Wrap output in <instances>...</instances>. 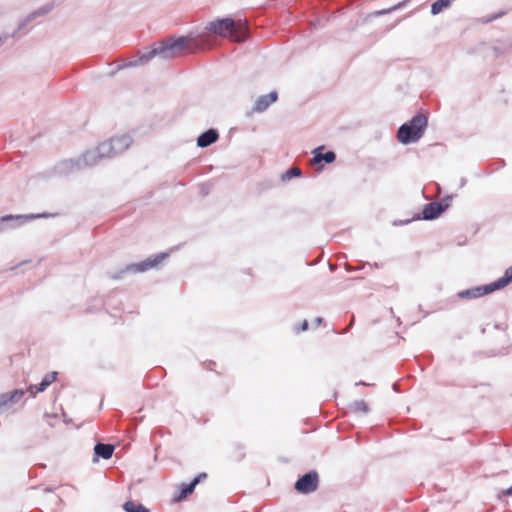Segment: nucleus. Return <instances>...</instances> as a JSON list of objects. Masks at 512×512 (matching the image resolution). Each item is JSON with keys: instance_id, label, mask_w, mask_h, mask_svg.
Masks as SVG:
<instances>
[{"instance_id": "1", "label": "nucleus", "mask_w": 512, "mask_h": 512, "mask_svg": "<svg viewBox=\"0 0 512 512\" xmlns=\"http://www.w3.org/2000/svg\"><path fill=\"white\" fill-rule=\"evenodd\" d=\"M206 30L226 38L230 37L235 42H242L247 38L248 27L245 20H233L231 18H222L210 22Z\"/></svg>"}, {"instance_id": "2", "label": "nucleus", "mask_w": 512, "mask_h": 512, "mask_svg": "<svg viewBox=\"0 0 512 512\" xmlns=\"http://www.w3.org/2000/svg\"><path fill=\"white\" fill-rule=\"evenodd\" d=\"M189 37H180L175 40H169L152 48L149 52L140 56L139 62L146 63L155 56H160L163 59H171L183 54L187 48Z\"/></svg>"}, {"instance_id": "3", "label": "nucleus", "mask_w": 512, "mask_h": 512, "mask_svg": "<svg viewBox=\"0 0 512 512\" xmlns=\"http://www.w3.org/2000/svg\"><path fill=\"white\" fill-rule=\"evenodd\" d=\"M427 126V118L425 115L418 114L414 116L410 122L403 124L398 130V140L402 144H408L418 141Z\"/></svg>"}, {"instance_id": "4", "label": "nucleus", "mask_w": 512, "mask_h": 512, "mask_svg": "<svg viewBox=\"0 0 512 512\" xmlns=\"http://www.w3.org/2000/svg\"><path fill=\"white\" fill-rule=\"evenodd\" d=\"M131 143L132 139L129 135L113 137L98 145L99 155L100 157H112L128 149Z\"/></svg>"}, {"instance_id": "5", "label": "nucleus", "mask_w": 512, "mask_h": 512, "mask_svg": "<svg viewBox=\"0 0 512 512\" xmlns=\"http://www.w3.org/2000/svg\"><path fill=\"white\" fill-rule=\"evenodd\" d=\"M319 486V475L316 471H310L300 477L295 485V490L300 494H310L315 492Z\"/></svg>"}, {"instance_id": "6", "label": "nucleus", "mask_w": 512, "mask_h": 512, "mask_svg": "<svg viewBox=\"0 0 512 512\" xmlns=\"http://www.w3.org/2000/svg\"><path fill=\"white\" fill-rule=\"evenodd\" d=\"M168 254L160 253L153 258H148L140 263L129 264L125 267V272L129 273H141L145 272L153 267H156L160 264L165 258H167Z\"/></svg>"}, {"instance_id": "7", "label": "nucleus", "mask_w": 512, "mask_h": 512, "mask_svg": "<svg viewBox=\"0 0 512 512\" xmlns=\"http://www.w3.org/2000/svg\"><path fill=\"white\" fill-rule=\"evenodd\" d=\"M277 99H278V94L276 91H272L267 95H262V96L258 97L257 100L255 101L252 111L255 113H262L265 110H267V108L271 104L276 102Z\"/></svg>"}, {"instance_id": "8", "label": "nucleus", "mask_w": 512, "mask_h": 512, "mask_svg": "<svg viewBox=\"0 0 512 512\" xmlns=\"http://www.w3.org/2000/svg\"><path fill=\"white\" fill-rule=\"evenodd\" d=\"M57 376L58 372L56 371L47 373L39 385H30L27 391L35 397L38 393L45 391L52 383H54L57 380Z\"/></svg>"}, {"instance_id": "9", "label": "nucleus", "mask_w": 512, "mask_h": 512, "mask_svg": "<svg viewBox=\"0 0 512 512\" xmlns=\"http://www.w3.org/2000/svg\"><path fill=\"white\" fill-rule=\"evenodd\" d=\"M494 291H496V290L493 287V284L490 283L488 285L479 286V287H475V288L468 289L465 291H461V292H459L458 296L460 298H478L483 295L492 293Z\"/></svg>"}, {"instance_id": "10", "label": "nucleus", "mask_w": 512, "mask_h": 512, "mask_svg": "<svg viewBox=\"0 0 512 512\" xmlns=\"http://www.w3.org/2000/svg\"><path fill=\"white\" fill-rule=\"evenodd\" d=\"M322 149H323V146H320V147L315 148L312 151L314 156L310 160L311 165H317V164L321 163L322 161H325L326 163H332L335 160L336 155L334 152L328 151L325 154H323L321 152Z\"/></svg>"}, {"instance_id": "11", "label": "nucleus", "mask_w": 512, "mask_h": 512, "mask_svg": "<svg viewBox=\"0 0 512 512\" xmlns=\"http://www.w3.org/2000/svg\"><path fill=\"white\" fill-rule=\"evenodd\" d=\"M25 395V390L15 389L0 395V405H10L18 403Z\"/></svg>"}, {"instance_id": "12", "label": "nucleus", "mask_w": 512, "mask_h": 512, "mask_svg": "<svg viewBox=\"0 0 512 512\" xmlns=\"http://www.w3.org/2000/svg\"><path fill=\"white\" fill-rule=\"evenodd\" d=\"M446 206L444 207L442 204L434 202L427 204L422 212L423 219L425 220H433L437 218L444 210Z\"/></svg>"}, {"instance_id": "13", "label": "nucleus", "mask_w": 512, "mask_h": 512, "mask_svg": "<svg viewBox=\"0 0 512 512\" xmlns=\"http://www.w3.org/2000/svg\"><path fill=\"white\" fill-rule=\"evenodd\" d=\"M218 133L214 129H209L201 134L197 139V145L201 148L208 147L218 139Z\"/></svg>"}, {"instance_id": "14", "label": "nucleus", "mask_w": 512, "mask_h": 512, "mask_svg": "<svg viewBox=\"0 0 512 512\" xmlns=\"http://www.w3.org/2000/svg\"><path fill=\"white\" fill-rule=\"evenodd\" d=\"M197 484H198V480H193L189 484H181L180 493L173 498V501L180 502V501L184 500L188 495L193 493Z\"/></svg>"}, {"instance_id": "15", "label": "nucleus", "mask_w": 512, "mask_h": 512, "mask_svg": "<svg viewBox=\"0 0 512 512\" xmlns=\"http://www.w3.org/2000/svg\"><path fill=\"white\" fill-rule=\"evenodd\" d=\"M94 452L103 459H110L114 452V446L111 444L98 443L94 447Z\"/></svg>"}, {"instance_id": "16", "label": "nucleus", "mask_w": 512, "mask_h": 512, "mask_svg": "<svg viewBox=\"0 0 512 512\" xmlns=\"http://www.w3.org/2000/svg\"><path fill=\"white\" fill-rule=\"evenodd\" d=\"M105 158L106 157H100L98 147H97L93 150L87 151L83 155L82 161H83L84 165H86V166H93V165L97 164L99 160L105 159Z\"/></svg>"}, {"instance_id": "17", "label": "nucleus", "mask_w": 512, "mask_h": 512, "mask_svg": "<svg viewBox=\"0 0 512 512\" xmlns=\"http://www.w3.org/2000/svg\"><path fill=\"white\" fill-rule=\"evenodd\" d=\"M511 282H512V266L505 271V274L503 277L499 278L495 282H492V284H493V287L495 288V290H499V289L506 287Z\"/></svg>"}, {"instance_id": "18", "label": "nucleus", "mask_w": 512, "mask_h": 512, "mask_svg": "<svg viewBox=\"0 0 512 512\" xmlns=\"http://www.w3.org/2000/svg\"><path fill=\"white\" fill-rule=\"evenodd\" d=\"M43 215H40V214H28V215H17V216H13V215H7V216H4L2 218H0V232L3 230V224L4 222H7V221H12V220H32V219H35V218H39V217H42Z\"/></svg>"}, {"instance_id": "19", "label": "nucleus", "mask_w": 512, "mask_h": 512, "mask_svg": "<svg viewBox=\"0 0 512 512\" xmlns=\"http://www.w3.org/2000/svg\"><path fill=\"white\" fill-rule=\"evenodd\" d=\"M126 512H149V510L142 504L135 503L133 501L125 502L123 506Z\"/></svg>"}, {"instance_id": "20", "label": "nucleus", "mask_w": 512, "mask_h": 512, "mask_svg": "<svg viewBox=\"0 0 512 512\" xmlns=\"http://www.w3.org/2000/svg\"><path fill=\"white\" fill-rule=\"evenodd\" d=\"M354 408L356 411H360L362 413H367L368 412V405L365 401L361 400V401H357L355 404H354Z\"/></svg>"}, {"instance_id": "21", "label": "nucleus", "mask_w": 512, "mask_h": 512, "mask_svg": "<svg viewBox=\"0 0 512 512\" xmlns=\"http://www.w3.org/2000/svg\"><path fill=\"white\" fill-rule=\"evenodd\" d=\"M402 6H403V3H399V4L393 6V7L389 8V9H384V10L376 11L372 15L373 16L384 15V14L390 13L391 11L397 10L398 8H400Z\"/></svg>"}, {"instance_id": "22", "label": "nucleus", "mask_w": 512, "mask_h": 512, "mask_svg": "<svg viewBox=\"0 0 512 512\" xmlns=\"http://www.w3.org/2000/svg\"><path fill=\"white\" fill-rule=\"evenodd\" d=\"M308 329V322L307 320H304L302 323H301V326L298 327V326H294V331L296 333H299L300 331H306Z\"/></svg>"}, {"instance_id": "23", "label": "nucleus", "mask_w": 512, "mask_h": 512, "mask_svg": "<svg viewBox=\"0 0 512 512\" xmlns=\"http://www.w3.org/2000/svg\"><path fill=\"white\" fill-rule=\"evenodd\" d=\"M288 176H300L301 174V171L299 168L297 167H294L292 169H290L288 172H287Z\"/></svg>"}, {"instance_id": "24", "label": "nucleus", "mask_w": 512, "mask_h": 512, "mask_svg": "<svg viewBox=\"0 0 512 512\" xmlns=\"http://www.w3.org/2000/svg\"><path fill=\"white\" fill-rule=\"evenodd\" d=\"M207 478V474L206 473H200L197 477L194 478V480H198V483L202 480V479H206Z\"/></svg>"}, {"instance_id": "25", "label": "nucleus", "mask_w": 512, "mask_h": 512, "mask_svg": "<svg viewBox=\"0 0 512 512\" xmlns=\"http://www.w3.org/2000/svg\"><path fill=\"white\" fill-rule=\"evenodd\" d=\"M502 495H504V496L512 495V486L510 488L506 489V490H503L502 491Z\"/></svg>"}, {"instance_id": "26", "label": "nucleus", "mask_w": 512, "mask_h": 512, "mask_svg": "<svg viewBox=\"0 0 512 512\" xmlns=\"http://www.w3.org/2000/svg\"><path fill=\"white\" fill-rule=\"evenodd\" d=\"M323 319L321 317L315 318V325L319 326L322 323Z\"/></svg>"}, {"instance_id": "27", "label": "nucleus", "mask_w": 512, "mask_h": 512, "mask_svg": "<svg viewBox=\"0 0 512 512\" xmlns=\"http://www.w3.org/2000/svg\"><path fill=\"white\" fill-rule=\"evenodd\" d=\"M4 39L0 36V46L3 44Z\"/></svg>"}]
</instances>
